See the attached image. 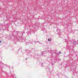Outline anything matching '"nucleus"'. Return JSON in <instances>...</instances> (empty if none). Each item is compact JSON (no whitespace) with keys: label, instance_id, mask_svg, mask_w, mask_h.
I'll list each match as a JSON object with an SVG mask.
<instances>
[{"label":"nucleus","instance_id":"nucleus-7","mask_svg":"<svg viewBox=\"0 0 78 78\" xmlns=\"http://www.w3.org/2000/svg\"><path fill=\"white\" fill-rule=\"evenodd\" d=\"M74 45H76V44H75Z\"/></svg>","mask_w":78,"mask_h":78},{"label":"nucleus","instance_id":"nucleus-2","mask_svg":"<svg viewBox=\"0 0 78 78\" xmlns=\"http://www.w3.org/2000/svg\"><path fill=\"white\" fill-rule=\"evenodd\" d=\"M48 41H51V40H50L49 39H48Z\"/></svg>","mask_w":78,"mask_h":78},{"label":"nucleus","instance_id":"nucleus-3","mask_svg":"<svg viewBox=\"0 0 78 78\" xmlns=\"http://www.w3.org/2000/svg\"><path fill=\"white\" fill-rule=\"evenodd\" d=\"M76 44V41H75L74 42H73V44Z\"/></svg>","mask_w":78,"mask_h":78},{"label":"nucleus","instance_id":"nucleus-1","mask_svg":"<svg viewBox=\"0 0 78 78\" xmlns=\"http://www.w3.org/2000/svg\"><path fill=\"white\" fill-rule=\"evenodd\" d=\"M44 52H45V51H43L42 53H41L42 55H43L44 54Z\"/></svg>","mask_w":78,"mask_h":78},{"label":"nucleus","instance_id":"nucleus-4","mask_svg":"<svg viewBox=\"0 0 78 78\" xmlns=\"http://www.w3.org/2000/svg\"><path fill=\"white\" fill-rule=\"evenodd\" d=\"M58 53H59V55H60V54H61V52H59Z\"/></svg>","mask_w":78,"mask_h":78},{"label":"nucleus","instance_id":"nucleus-5","mask_svg":"<svg viewBox=\"0 0 78 78\" xmlns=\"http://www.w3.org/2000/svg\"><path fill=\"white\" fill-rule=\"evenodd\" d=\"M1 42H2V41H0V43H1Z\"/></svg>","mask_w":78,"mask_h":78},{"label":"nucleus","instance_id":"nucleus-6","mask_svg":"<svg viewBox=\"0 0 78 78\" xmlns=\"http://www.w3.org/2000/svg\"><path fill=\"white\" fill-rule=\"evenodd\" d=\"M27 58L26 59V60H27Z\"/></svg>","mask_w":78,"mask_h":78}]
</instances>
